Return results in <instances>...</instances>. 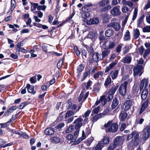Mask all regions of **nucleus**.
I'll use <instances>...</instances> for the list:
<instances>
[{"mask_svg": "<svg viewBox=\"0 0 150 150\" xmlns=\"http://www.w3.org/2000/svg\"><path fill=\"white\" fill-rule=\"evenodd\" d=\"M16 106H12V107L10 108L9 109H8L7 110L8 111V112L11 114V113L14 110H16Z\"/></svg>", "mask_w": 150, "mask_h": 150, "instance_id": "6e6d98bb", "label": "nucleus"}, {"mask_svg": "<svg viewBox=\"0 0 150 150\" xmlns=\"http://www.w3.org/2000/svg\"><path fill=\"white\" fill-rule=\"evenodd\" d=\"M132 58L130 54H127L126 57L122 59L121 62L124 63L129 64L131 61Z\"/></svg>", "mask_w": 150, "mask_h": 150, "instance_id": "a211bd4d", "label": "nucleus"}, {"mask_svg": "<svg viewBox=\"0 0 150 150\" xmlns=\"http://www.w3.org/2000/svg\"><path fill=\"white\" fill-rule=\"evenodd\" d=\"M109 138L108 137H103L101 142L103 144H108L109 142Z\"/></svg>", "mask_w": 150, "mask_h": 150, "instance_id": "c9c22d12", "label": "nucleus"}, {"mask_svg": "<svg viewBox=\"0 0 150 150\" xmlns=\"http://www.w3.org/2000/svg\"><path fill=\"white\" fill-rule=\"evenodd\" d=\"M93 140V138H90L89 139H88L87 140L86 142V143L87 145L89 146L92 142Z\"/></svg>", "mask_w": 150, "mask_h": 150, "instance_id": "052dcab7", "label": "nucleus"}, {"mask_svg": "<svg viewBox=\"0 0 150 150\" xmlns=\"http://www.w3.org/2000/svg\"><path fill=\"white\" fill-rule=\"evenodd\" d=\"M139 88L137 86H134L132 88V93L133 95L132 97H135L138 93Z\"/></svg>", "mask_w": 150, "mask_h": 150, "instance_id": "c85d7f7f", "label": "nucleus"}, {"mask_svg": "<svg viewBox=\"0 0 150 150\" xmlns=\"http://www.w3.org/2000/svg\"><path fill=\"white\" fill-rule=\"evenodd\" d=\"M60 141V139L57 137H53L50 138V141L54 144L59 143Z\"/></svg>", "mask_w": 150, "mask_h": 150, "instance_id": "bb28decb", "label": "nucleus"}, {"mask_svg": "<svg viewBox=\"0 0 150 150\" xmlns=\"http://www.w3.org/2000/svg\"><path fill=\"white\" fill-rule=\"evenodd\" d=\"M127 113L125 112H123V110L120 113L119 116L120 120L122 121H124L127 117Z\"/></svg>", "mask_w": 150, "mask_h": 150, "instance_id": "412c9836", "label": "nucleus"}, {"mask_svg": "<svg viewBox=\"0 0 150 150\" xmlns=\"http://www.w3.org/2000/svg\"><path fill=\"white\" fill-rule=\"evenodd\" d=\"M122 11L123 13H128V12L129 11V9L126 6H124L122 8Z\"/></svg>", "mask_w": 150, "mask_h": 150, "instance_id": "4d7b16f0", "label": "nucleus"}, {"mask_svg": "<svg viewBox=\"0 0 150 150\" xmlns=\"http://www.w3.org/2000/svg\"><path fill=\"white\" fill-rule=\"evenodd\" d=\"M105 127H108V131L110 132H115L118 129V126L117 123H112V121H109L104 125Z\"/></svg>", "mask_w": 150, "mask_h": 150, "instance_id": "f03ea898", "label": "nucleus"}, {"mask_svg": "<svg viewBox=\"0 0 150 150\" xmlns=\"http://www.w3.org/2000/svg\"><path fill=\"white\" fill-rule=\"evenodd\" d=\"M28 104V102H25L21 103L19 106L18 108L20 109H23L25 106H26Z\"/></svg>", "mask_w": 150, "mask_h": 150, "instance_id": "c03bdc74", "label": "nucleus"}, {"mask_svg": "<svg viewBox=\"0 0 150 150\" xmlns=\"http://www.w3.org/2000/svg\"><path fill=\"white\" fill-rule=\"evenodd\" d=\"M84 66L83 64H80L78 66L77 71L78 72H81L84 69Z\"/></svg>", "mask_w": 150, "mask_h": 150, "instance_id": "49530a36", "label": "nucleus"}, {"mask_svg": "<svg viewBox=\"0 0 150 150\" xmlns=\"http://www.w3.org/2000/svg\"><path fill=\"white\" fill-rule=\"evenodd\" d=\"M108 4V0L106 1V0H102L99 1L98 3V5L99 7L105 6L106 4Z\"/></svg>", "mask_w": 150, "mask_h": 150, "instance_id": "c756f323", "label": "nucleus"}, {"mask_svg": "<svg viewBox=\"0 0 150 150\" xmlns=\"http://www.w3.org/2000/svg\"><path fill=\"white\" fill-rule=\"evenodd\" d=\"M137 8H135L134 10V12L132 18V20L134 21L136 18L137 14Z\"/></svg>", "mask_w": 150, "mask_h": 150, "instance_id": "37998d69", "label": "nucleus"}, {"mask_svg": "<svg viewBox=\"0 0 150 150\" xmlns=\"http://www.w3.org/2000/svg\"><path fill=\"white\" fill-rule=\"evenodd\" d=\"M128 18V16H127L125 18V19L123 21L122 23V25L123 27H124L125 25L126 24V22L127 21Z\"/></svg>", "mask_w": 150, "mask_h": 150, "instance_id": "338daca9", "label": "nucleus"}, {"mask_svg": "<svg viewBox=\"0 0 150 150\" xmlns=\"http://www.w3.org/2000/svg\"><path fill=\"white\" fill-rule=\"evenodd\" d=\"M35 14H37L38 17L40 18H41L43 16V13L40 11H35L34 12Z\"/></svg>", "mask_w": 150, "mask_h": 150, "instance_id": "864d4df0", "label": "nucleus"}, {"mask_svg": "<svg viewBox=\"0 0 150 150\" xmlns=\"http://www.w3.org/2000/svg\"><path fill=\"white\" fill-rule=\"evenodd\" d=\"M143 31L144 32H150V25L144 27L143 29Z\"/></svg>", "mask_w": 150, "mask_h": 150, "instance_id": "5fc2aeb1", "label": "nucleus"}, {"mask_svg": "<svg viewBox=\"0 0 150 150\" xmlns=\"http://www.w3.org/2000/svg\"><path fill=\"white\" fill-rule=\"evenodd\" d=\"M121 0H113L112 1V4L113 5H116L120 3Z\"/></svg>", "mask_w": 150, "mask_h": 150, "instance_id": "bf43d9fd", "label": "nucleus"}, {"mask_svg": "<svg viewBox=\"0 0 150 150\" xmlns=\"http://www.w3.org/2000/svg\"><path fill=\"white\" fill-rule=\"evenodd\" d=\"M16 5V1L15 0H11V8L9 10L8 13H11L14 9Z\"/></svg>", "mask_w": 150, "mask_h": 150, "instance_id": "b1692460", "label": "nucleus"}, {"mask_svg": "<svg viewBox=\"0 0 150 150\" xmlns=\"http://www.w3.org/2000/svg\"><path fill=\"white\" fill-rule=\"evenodd\" d=\"M140 35V32L139 30L136 28L134 30L133 32V37L134 39H137L139 37Z\"/></svg>", "mask_w": 150, "mask_h": 150, "instance_id": "2f4dec72", "label": "nucleus"}, {"mask_svg": "<svg viewBox=\"0 0 150 150\" xmlns=\"http://www.w3.org/2000/svg\"><path fill=\"white\" fill-rule=\"evenodd\" d=\"M107 102V100L106 98V96H102L100 97L99 100H97L96 102L95 105H97L99 103H101L102 106H104L105 104Z\"/></svg>", "mask_w": 150, "mask_h": 150, "instance_id": "1a4fd4ad", "label": "nucleus"}, {"mask_svg": "<svg viewBox=\"0 0 150 150\" xmlns=\"http://www.w3.org/2000/svg\"><path fill=\"white\" fill-rule=\"evenodd\" d=\"M90 73L88 71H86L84 72L83 74V77L82 79V80L83 81L87 77V76L90 75Z\"/></svg>", "mask_w": 150, "mask_h": 150, "instance_id": "8fccbe9b", "label": "nucleus"}, {"mask_svg": "<svg viewBox=\"0 0 150 150\" xmlns=\"http://www.w3.org/2000/svg\"><path fill=\"white\" fill-rule=\"evenodd\" d=\"M104 146L101 142H99L95 147V150H101Z\"/></svg>", "mask_w": 150, "mask_h": 150, "instance_id": "f704fd0d", "label": "nucleus"}, {"mask_svg": "<svg viewBox=\"0 0 150 150\" xmlns=\"http://www.w3.org/2000/svg\"><path fill=\"white\" fill-rule=\"evenodd\" d=\"M75 113L71 111H68L67 112L65 115V119L69 117L74 115Z\"/></svg>", "mask_w": 150, "mask_h": 150, "instance_id": "79ce46f5", "label": "nucleus"}, {"mask_svg": "<svg viewBox=\"0 0 150 150\" xmlns=\"http://www.w3.org/2000/svg\"><path fill=\"white\" fill-rule=\"evenodd\" d=\"M129 45H126L123 50V53L124 54L127 53L129 51Z\"/></svg>", "mask_w": 150, "mask_h": 150, "instance_id": "de8ad7c7", "label": "nucleus"}, {"mask_svg": "<svg viewBox=\"0 0 150 150\" xmlns=\"http://www.w3.org/2000/svg\"><path fill=\"white\" fill-rule=\"evenodd\" d=\"M111 79L110 76L108 77L106 79L104 85L105 86H107L110 83H111Z\"/></svg>", "mask_w": 150, "mask_h": 150, "instance_id": "ea45409f", "label": "nucleus"}, {"mask_svg": "<svg viewBox=\"0 0 150 150\" xmlns=\"http://www.w3.org/2000/svg\"><path fill=\"white\" fill-rule=\"evenodd\" d=\"M134 139L131 140V142L132 144L134 146L138 145L139 142V133L136 131L133 132Z\"/></svg>", "mask_w": 150, "mask_h": 150, "instance_id": "0eeeda50", "label": "nucleus"}, {"mask_svg": "<svg viewBox=\"0 0 150 150\" xmlns=\"http://www.w3.org/2000/svg\"><path fill=\"white\" fill-rule=\"evenodd\" d=\"M146 18V22L150 24V13L147 15Z\"/></svg>", "mask_w": 150, "mask_h": 150, "instance_id": "774afa93", "label": "nucleus"}, {"mask_svg": "<svg viewBox=\"0 0 150 150\" xmlns=\"http://www.w3.org/2000/svg\"><path fill=\"white\" fill-rule=\"evenodd\" d=\"M103 72L102 71H98L93 75V78L95 79H97L102 77L103 75Z\"/></svg>", "mask_w": 150, "mask_h": 150, "instance_id": "7c9ffc66", "label": "nucleus"}, {"mask_svg": "<svg viewBox=\"0 0 150 150\" xmlns=\"http://www.w3.org/2000/svg\"><path fill=\"white\" fill-rule=\"evenodd\" d=\"M97 34L93 31H91L88 35L87 37L88 38L92 39L95 38Z\"/></svg>", "mask_w": 150, "mask_h": 150, "instance_id": "e433bc0d", "label": "nucleus"}, {"mask_svg": "<svg viewBox=\"0 0 150 150\" xmlns=\"http://www.w3.org/2000/svg\"><path fill=\"white\" fill-rule=\"evenodd\" d=\"M110 50L107 49L102 50L101 55L102 57V59H103V58L108 57L110 53Z\"/></svg>", "mask_w": 150, "mask_h": 150, "instance_id": "4be33fe9", "label": "nucleus"}, {"mask_svg": "<svg viewBox=\"0 0 150 150\" xmlns=\"http://www.w3.org/2000/svg\"><path fill=\"white\" fill-rule=\"evenodd\" d=\"M91 111L89 110H87L84 113L83 115V117L86 118L87 117H88Z\"/></svg>", "mask_w": 150, "mask_h": 150, "instance_id": "0e129e2a", "label": "nucleus"}, {"mask_svg": "<svg viewBox=\"0 0 150 150\" xmlns=\"http://www.w3.org/2000/svg\"><path fill=\"white\" fill-rule=\"evenodd\" d=\"M122 4L123 5H127L130 7H132L133 6V4L132 2L130 1H126V0H122Z\"/></svg>", "mask_w": 150, "mask_h": 150, "instance_id": "cd10ccee", "label": "nucleus"}, {"mask_svg": "<svg viewBox=\"0 0 150 150\" xmlns=\"http://www.w3.org/2000/svg\"><path fill=\"white\" fill-rule=\"evenodd\" d=\"M143 69L142 65H137L133 69L134 76H135L138 74H139V76H141L143 72Z\"/></svg>", "mask_w": 150, "mask_h": 150, "instance_id": "423d86ee", "label": "nucleus"}, {"mask_svg": "<svg viewBox=\"0 0 150 150\" xmlns=\"http://www.w3.org/2000/svg\"><path fill=\"white\" fill-rule=\"evenodd\" d=\"M82 10L83 11L81 13V15L82 18L88 17L90 16V13L88 12V8L86 9V7L83 6L82 7Z\"/></svg>", "mask_w": 150, "mask_h": 150, "instance_id": "dca6fc26", "label": "nucleus"}, {"mask_svg": "<svg viewBox=\"0 0 150 150\" xmlns=\"http://www.w3.org/2000/svg\"><path fill=\"white\" fill-rule=\"evenodd\" d=\"M99 22V20L98 18H93L90 19L87 22L88 25H92L93 24H97Z\"/></svg>", "mask_w": 150, "mask_h": 150, "instance_id": "2eb2a0df", "label": "nucleus"}, {"mask_svg": "<svg viewBox=\"0 0 150 150\" xmlns=\"http://www.w3.org/2000/svg\"><path fill=\"white\" fill-rule=\"evenodd\" d=\"M108 27L113 28L116 31H118L120 28V25L118 23L112 22L107 25Z\"/></svg>", "mask_w": 150, "mask_h": 150, "instance_id": "ddd939ff", "label": "nucleus"}, {"mask_svg": "<svg viewBox=\"0 0 150 150\" xmlns=\"http://www.w3.org/2000/svg\"><path fill=\"white\" fill-rule=\"evenodd\" d=\"M150 53V49H146L144 52V54L143 55V57L144 58H146L147 55Z\"/></svg>", "mask_w": 150, "mask_h": 150, "instance_id": "603ef678", "label": "nucleus"}, {"mask_svg": "<svg viewBox=\"0 0 150 150\" xmlns=\"http://www.w3.org/2000/svg\"><path fill=\"white\" fill-rule=\"evenodd\" d=\"M129 80L127 81L122 83L119 88V93L122 96H125L127 93V88Z\"/></svg>", "mask_w": 150, "mask_h": 150, "instance_id": "7ed1b4c3", "label": "nucleus"}, {"mask_svg": "<svg viewBox=\"0 0 150 150\" xmlns=\"http://www.w3.org/2000/svg\"><path fill=\"white\" fill-rule=\"evenodd\" d=\"M117 146V144H116L114 142L113 143L111 144L108 147V150H113Z\"/></svg>", "mask_w": 150, "mask_h": 150, "instance_id": "a19ab883", "label": "nucleus"}, {"mask_svg": "<svg viewBox=\"0 0 150 150\" xmlns=\"http://www.w3.org/2000/svg\"><path fill=\"white\" fill-rule=\"evenodd\" d=\"M101 42H103V44L100 46L101 50L107 49L110 50L113 49L115 46V42L109 40H107ZM101 42H100V43Z\"/></svg>", "mask_w": 150, "mask_h": 150, "instance_id": "f257e3e1", "label": "nucleus"}, {"mask_svg": "<svg viewBox=\"0 0 150 150\" xmlns=\"http://www.w3.org/2000/svg\"><path fill=\"white\" fill-rule=\"evenodd\" d=\"M124 39L125 41L130 40V33L129 30H127L126 32L124 35Z\"/></svg>", "mask_w": 150, "mask_h": 150, "instance_id": "58836bf2", "label": "nucleus"}, {"mask_svg": "<svg viewBox=\"0 0 150 150\" xmlns=\"http://www.w3.org/2000/svg\"><path fill=\"white\" fill-rule=\"evenodd\" d=\"M26 88H27L28 92L32 93L33 94H34L35 93V92L34 91V86H31L30 84H27Z\"/></svg>", "mask_w": 150, "mask_h": 150, "instance_id": "5701e85b", "label": "nucleus"}, {"mask_svg": "<svg viewBox=\"0 0 150 150\" xmlns=\"http://www.w3.org/2000/svg\"><path fill=\"white\" fill-rule=\"evenodd\" d=\"M66 139L69 140H71V142H73L75 140L74 138H73V136L71 134H69L66 137Z\"/></svg>", "mask_w": 150, "mask_h": 150, "instance_id": "a18cd8bd", "label": "nucleus"}, {"mask_svg": "<svg viewBox=\"0 0 150 150\" xmlns=\"http://www.w3.org/2000/svg\"><path fill=\"white\" fill-rule=\"evenodd\" d=\"M118 87L117 86H115L114 87H112L110 89V91L111 92V94H114L117 89Z\"/></svg>", "mask_w": 150, "mask_h": 150, "instance_id": "e2e57ef3", "label": "nucleus"}, {"mask_svg": "<svg viewBox=\"0 0 150 150\" xmlns=\"http://www.w3.org/2000/svg\"><path fill=\"white\" fill-rule=\"evenodd\" d=\"M119 73V70H115L114 71H112L111 72L110 74L112 79L113 80L117 78L118 74Z\"/></svg>", "mask_w": 150, "mask_h": 150, "instance_id": "a878e982", "label": "nucleus"}, {"mask_svg": "<svg viewBox=\"0 0 150 150\" xmlns=\"http://www.w3.org/2000/svg\"><path fill=\"white\" fill-rule=\"evenodd\" d=\"M120 6H117L111 10V13L114 16H117L120 14Z\"/></svg>", "mask_w": 150, "mask_h": 150, "instance_id": "9d476101", "label": "nucleus"}, {"mask_svg": "<svg viewBox=\"0 0 150 150\" xmlns=\"http://www.w3.org/2000/svg\"><path fill=\"white\" fill-rule=\"evenodd\" d=\"M149 100L148 98L142 104L139 113L141 114L145 110L148 106Z\"/></svg>", "mask_w": 150, "mask_h": 150, "instance_id": "f3484780", "label": "nucleus"}, {"mask_svg": "<svg viewBox=\"0 0 150 150\" xmlns=\"http://www.w3.org/2000/svg\"><path fill=\"white\" fill-rule=\"evenodd\" d=\"M144 17V15H143L138 18L137 21V25L138 26L140 27L141 24L142 22Z\"/></svg>", "mask_w": 150, "mask_h": 150, "instance_id": "4c0bfd02", "label": "nucleus"}, {"mask_svg": "<svg viewBox=\"0 0 150 150\" xmlns=\"http://www.w3.org/2000/svg\"><path fill=\"white\" fill-rule=\"evenodd\" d=\"M102 59L101 58L100 54L97 52H94L92 55V59H90L88 62L89 64L93 63L94 62L98 63L99 61L101 60Z\"/></svg>", "mask_w": 150, "mask_h": 150, "instance_id": "20e7f679", "label": "nucleus"}, {"mask_svg": "<svg viewBox=\"0 0 150 150\" xmlns=\"http://www.w3.org/2000/svg\"><path fill=\"white\" fill-rule=\"evenodd\" d=\"M113 31L112 30L109 29L106 30L105 33V35L107 37H109L113 35Z\"/></svg>", "mask_w": 150, "mask_h": 150, "instance_id": "72a5a7b5", "label": "nucleus"}, {"mask_svg": "<svg viewBox=\"0 0 150 150\" xmlns=\"http://www.w3.org/2000/svg\"><path fill=\"white\" fill-rule=\"evenodd\" d=\"M63 62V61L61 59L59 61L57 64V67L58 69H59L61 67Z\"/></svg>", "mask_w": 150, "mask_h": 150, "instance_id": "13d9d810", "label": "nucleus"}, {"mask_svg": "<svg viewBox=\"0 0 150 150\" xmlns=\"http://www.w3.org/2000/svg\"><path fill=\"white\" fill-rule=\"evenodd\" d=\"M150 134V123L149 125L144 129L142 132V138L143 140H146L149 137Z\"/></svg>", "mask_w": 150, "mask_h": 150, "instance_id": "39448f33", "label": "nucleus"}, {"mask_svg": "<svg viewBox=\"0 0 150 150\" xmlns=\"http://www.w3.org/2000/svg\"><path fill=\"white\" fill-rule=\"evenodd\" d=\"M83 120V119L79 118L77 119L74 121V123L76 124L75 126L76 129H79L82 126L83 123L82 122Z\"/></svg>", "mask_w": 150, "mask_h": 150, "instance_id": "9b49d317", "label": "nucleus"}, {"mask_svg": "<svg viewBox=\"0 0 150 150\" xmlns=\"http://www.w3.org/2000/svg\"><path fill=\"white\" fill-rule=\"evenodd\" d=\"M148 90H143L141 94V97L142 100H147V98L149 100L150 99L149 96H148Z\"/></svg>", "mask_w": 150, "mask_h": 150, "instance_id": "f8f14e48", "label": "nucleus"}, {"mask_svg": "<svg viewBox=\"0 0 150 150\" xmlns=\"http://www.w3.org/2000/svg\"><path fill=\"white\" fill-rule=\"evenodd\" d=\"M100 109V106H98L93 110V113L96 114L98 113Z\"/></svg>", "mask_w": 150, "mask_h": 150, "instance_id": "680f3d73", "label": "nucleus"}, {"mask_svg": "<svg viewBox=\"0 0 150 150\" xmlns=\"http://www.w3.org/2000/svg\"><path fill=\"white\" fill-rule=\"evenodd\" d=\"M74 129V125H71L68 127L65 131V132L67 133H69L72 131Z\"/></svg>", "mask_w": 150, "mask_h": 150, "instance_id": "09e8293b", "label": "nucleus"}, {"mask_svg": "<svg viewBox=\"0 0 150 150\" xmlns=\"http://www.w3.org/2000/svg\"><path fill=\"white\" fill-rule=\"evenodd\" d=\"M125 139L123 136H118L116 137L114 139V142L117 145H122Z\"/></svg>", "mask_w": 150, "mask_h": 150, "instance_id": "4468645a", "label": "nucleus"}, {"mask_svg": "<svg viewBox=\"0 0 150 150\" xmlns=\"http://www.w3.org/2000/svg\"><path fill=\"white\" fill-rule=\"evenodd\" d=\"M17 134H19L21 136L23 137L24 138L27 139V138H28V135L26 133H20L18 132Z\"/></svg>", "mask_w": 150, "mask_h": 150, "instance_id": "69168bd1", "label": "nucleus"}, {"mask_svg": "<svg viewBox=\"0 0 150 150\" xmlns=\"http://www.w3.org/2000/svg\"><path fill=\"white\" fill-rule=\"evenodd\" d=\"M119 104V102L117 98H116L113 99V101L112 104V109H114Z\"/></svg>", "mask_w": 150, "mask_h": 150, "instance_id": "473e14b6", "label": "nucleus"}, {"mask_svg": "<svg viewBox=\"0 0 150 150\" xmlns=\"http://www.w3.org/2000/svg\"><path fill=\"white\" fill-rule=\"evenodd\" d=\"M31 4V11L33 13L35 11V10L36 8H38V4L37 3H35L33 2H30Z\"/></svg>", "mask_w": 150, "mask_h": 150, "instance_id": "393cba45", "label": "nucleus"}, {"mask_svg": "<svg viewBox=\"0 0 150 150\" xmlns=\"http://www.w3.org/2000/svg\"><path fill=\"white\" fill-rule=\"evenodd\" d=\"M117 60H115L114 62H112L109 64V66L106 67V69L105 70V72H108L117 64Z\"/></svg>", "mask_w": 150, "mask_h": 150, "instance_id": "6ab92c4d", "label": "nucleus"}, {"mask_svg": "<svg viewBox=\"0 0 150 150\" xmlns=\"http://www.w3.org/2000/svg\"><path fill=\"white\" fill-rule=\"evenodd\" d=\"M54 132V129L52 128H49L46 129L44 132V134L46 135H51Z\"/></svg>", "mask_w": 150, "mask_h": 150, "instance_id": "aec40b11", "label": "nucleus"}, {"mask_svg": "<svg viewBox=\"0 0 150 150\" xmlns=\"http://www.w3.org/2000/svg\"><path fill=\"white\" fill-rule=\"evenodd\" d=\"M46 8L47 6L45 5H38V11L42 10L44 11Z\"/></svg>", "mask_w": 150, "mask_h": 150, "instance_id": "3c124183", "label": "nucleus"}, {"mask_svg": "<svg viewBox=\"0 0 150 150\" xmlns=\"http://www.w3.org/2000/svg\"><path fill=\"white\" fill-rule=\"evenodd\" d=\"M132 103V101L131 100H127L124 103L121 109L122 110H124V111H126L129 110L131 108Z\"/></svg>", "mask_w": 150, "mask_h": 150, "instance_id": "6e6552de", "label": "nucleus"}]
</instances>
